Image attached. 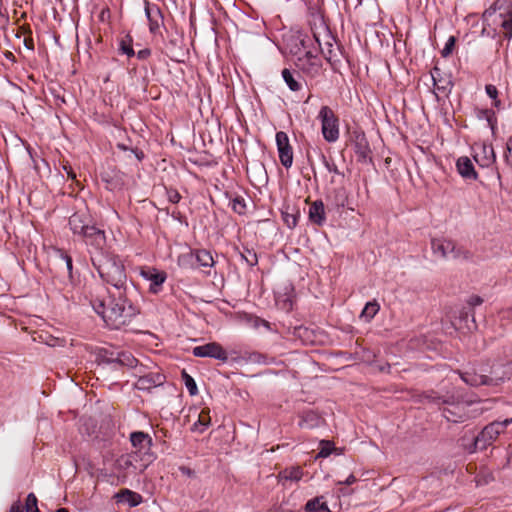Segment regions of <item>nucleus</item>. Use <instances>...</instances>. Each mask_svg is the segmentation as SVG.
Masks as SVG:
<instances>
[{"label":"nucleus","instance_id":"obj_1","mask_svg":"<svg viewBox=\"0 0 512 512\" xmlns=\"http://www.w3.org/2000/svg\"><path fill=\"white\" fill-rule=\"evenodd\" d=\"M91 303L95 312L113 329L129 324L138 314V309L126 297L125 290L117 291V295L112 294L108 304L101 299L92 300Z\"/></svg>","mask_w":512,"mask_h":512},{"label":"nucleus","instance_id":"obj_2","mask_svg":"<svg viewBox=\"0 0 512 512\" xmlns=\"http://www.w3.org/2000/svg\"><path fill=\"white\" fill-rule=\"evenodd\" d=\"M91 261L104 282L113 286L117 291L126 290L125 267L116 255L108 251L92 253Z\"/></svg>","mask_w":512,"mask_h":512},{"label":"nucleus","instance_id":"obj_3","mask_svg":"<svg viewBox=\"0 0 512 512\" xmlns=\"http://www.w3.org/2000/svg\"><path fill=\"white\" fill-rule=\"evenodd\" d=\"M483 19L488 23L499 21L503 36L512 38V0H496L484 11Z\"/></svg>","mask_w":512,"mask_h":512},{"label":"nucleus","instance_id":"obj_4","mask_svg":"<svg viewBox=\"0 0 512 512\" xmlns=\"http://www.w3.org/2000/svg\"><path fill=\"white\" fill-rule=\"evenodd\" d=\"M149 463L144 458H141L137 452L121 455L115 463L118 481L125 483L128 477L143 473Z\"/></svg>","mask_w":512,"mask_h":512},{"label":"nucleus","instance_id":"obj_5","mask_svg":"<svg viewBox=\"0 0 512 512\" xmlns=\"http://www.w3.org/2000/svg\"><path fill=\"white\" fill-rule=\"evenodd\" d=\"M318 118L321 121V131L323 138L334 143L339 139V119L329 106H322Z\"/></svg>","mask_w":512,"mask_h":512},{"label":"nucleus","instance_id":"obj_6","mask_svg":"<svg viewBox=\"0 0 512 512\" xmlns=\"http://www.w3.org/2000/svg\"><path fill=\"white\" fill-rule=\"evenodd\" d=\"M431 248L435 255L444 259L468 257L466 251L457 247V245L452 240L446 238H433L431 240Z\"/></svg>","mask_w":512,"mask_h":512},{"label":"nucleus","instance_id":"obj_7","mask_svg":"<svg viewBox=\"0 0 512 512\" xmlns=\"http://www.w3.org/2000/svg\"><path fill=\"white\" fill-rule=\"evenodd\" d=\"M512 423V418L505 419L503 421H494L488 424L481 433L475 438L474 445L477 447L481 445L484 448L486 445L491 444L498 436L504 432L507 425Z\"/></svg>","mask_w":512,"mask_h":512},{"label":"nucleus","instance_id":"obj_8","mask_svg":"<svg viewBox=\"0 0 512 512\" xmlns=\"http://www.w3.org/2000/svg\"><path fill=\"white\" fill-rule=\"evenodd\" d=\"M442 409L443 416L450 422L458 423L467 420L470 417V403L466 401L448 402L444 401Z\"/></svg>","mask_w":512,"mask_h":512},{"label":"nucleus","instance_id":"obj_9","mask_svg":"<svg viewBox=\"0 0 512 512\" xmlns=\"http://www.w3.org/2000/svg\"><path fill=\"white\" fill-rule=\"evenodd\" d=\"M85 243L92 248V253L107 252L106 251V235L105 232L94 225H91L82 235Z\"/></svg>","mask_w":512,"mask_h":512},{"label":"nucleus","instance_id":"obj_10","mask_svg":"<svg viewBox=\"0 0 512 512\" xmlns=\"http://www.w3.org/2000/svg\"><path fill=\"white\" fill-rule=\"evenodd\" d=\"M142 278L150 282L149 292L158 294L162 290V286L167 279L165 271H160L155 267L144 266L140 269Z\"/></svg>","mask_w":512,"mask_h":512},{"label":"nucleus","instance_id":"obj_11","mask_svg":"<svg viewBox=\"0 0 512 512\" xmlns=\"http://www.w3.org/2000/svg\"><path fill=\"white\" fill-rule=\"evenodd\" d=\"M473 158L480 167H490L496 162V153L491 144L476 143L473 146Z\"/></svg>","mask_w":512,"mask_h":512},{"label":"nucleus","instance_id":"obj_12","mask_svg":"<svg viewBox=\"0 0 512 512\" xmlns=\"http://www.w3.org/2000/svg\"><path fill=\"white\" fill-rule=\"evenodd\" d=\"M192 353L195 357H210L222 362L228 360V354L225 349L217 342H210L193 348Z\"/></svg>","mask_w":512,"mask_h":512},{"label":"nucleus","instance_id":"obj_13","mask_svg":"<svg viewBox=\"0 0 512 512\" xmlns=\"http://www.w3.org/2000/svg\"><path fill=\"white\" fill-rule=\"evenodd\" d=\"M276 144L281 164L285 168H290L293 163V150L290 145L288 135L283 131L277 132Z\"/></svg>","mask_w":512,"mask_h":512},{"label":"nucleus","instance_id":"obj_14","mask_svg":"<svg viewBox=\"0 0 512 512\" xmlns=\"http://www.w3.org/2000/svg\"><path fill=\"white\" fill-rule=\"evenodd\" d=\"M296 66L312 77L319 74L321 69L320 59L311 51H305L302 56H299L296 60Z\"/></svg>","mask_w":512,"mask_h":512},{"label":"nucleus","instance_id":"obj_15","mask_svg":"<svg viewBox=\"0 0 512 512\" xmlns=\"http://www.w3.org/2000/svg\"><path fill=\"white\" fill-rule=\"evenodd\" d=\"M130 441L132 446L136 449L135 452H137L139 456L143 453L144 456L147 457L145 459L146 461H152V454L147 453L152 446V438L149 434L142 431L132 432L130 434Z\"/></svg>","mask_w":512,"mask_h":512},{"label":"nucleus","instance_id":"obj_16","mask_svg":"<svg viewBox=\"0 0 512 512\" xmlns=\"http://www.w3.org/2000/svg\"><path fill=\"white\" fill-rule=\"evenodd\" d=\"M145 14L149 22V31L152 34H157L164 24V17L161 9L156 4H150L145 1Z\"/></svg>","mask_w":512,"mask_h":512},{"label":"nucleus","instance_id":"obj_17","mask_svg":"<svg viewBox=\"0 0 512 512\" xmlns=\"http://www.w3.org/2000/svg\"><path fill=\"white\" fill-rule=\"evenodd\" d=\"M354 151L359 161L366 162L371 159L369 142L362 131H354L352 136Z\"/></svg>","mask_w":512,"mask_h":512},{"label":"nucleus","instance_id":"obj_18","mask_svg":"<svg viewBox=\"0 0 512 512\" xmlns=\"http://www.w3.org/2000/svg\"><path fill=\"white\" fill-rule=\"evenodd\" d=\"M69 226L73 234L82 236L91 226V218L86 211H77L69 218Z\"/></svg>","mask_w":512,"mask_h":512},{"label":"nucleus","instance_id":"obj_19","mask_svg":"<svg viewBox=\"0 0 512 512\" xmlns=\"http://www.w3.org/2000/svg\"><path fill=\"white\" fill-rule=\"evenodd\" d=\"M328 40L324 43V45L321 44L319 38L314 35V38L316 42L319 45V48L321 50V53L323 54L324 58L332 65L334 66L336 63L339 62V54H340V48L338 45H336L334 42L333 37L327 35Z\"/></svg>","mask_w":512,"mask_h":512},{"label":"nucleus","instance_id":"obj_20","mask_svg":"<svg viewBox=\"0 0 512 512\" xmlns=\"http://www.w3.org/2000/svg\"><path fill=\"white\" fill-rule=\"evenodd\" d=\"M165 377L157 372H150L148 374L140 376L134 384V387L138 390L149 391L154 387L163 384Z\"/></svg>","mask_w":512,"mask_h":512},{"label":"nucleus","instance_id":"obj_21","mask_svg":"<svg viewBox=\"0 0 512 512\" xmlns=\"http://www.w3.org/2000/svg\"><path fill=\"white\" fill-rule=\"evenodd\" d=\"M457 172L467 180H477L478 174L474 168L471 159L467 156H461L456 161Z\"/></svg>","mask_w":512,"mask_h":512},{"label":"nucleus","instance_id":"obj_22","mask_svg":"<svg viewBox=\"0 0 512 512\" xmlns=\"http://www.w3.org/2000/svg\"><path fill=\"white\" fill-rule=\"evenodd\" d=\"M195 258L198 265L203 268H211L214 265V259L211 253L207 250H196L195 253H188L179 257V262L186 259Z\"/></svg>","mask_w":512,"mask_h":512},{"label":"nucleus","instance_id":"obj_23","mask_svg":"<svg viewBox=\"0 0 512 512\" xmlns=\"http://www.w3.org/2000/svg\"><path fill=\"white\" fill-rule=\"evenodd\" d=\"M325 208L321 200L314 201L309 207V220L321 226L325 222Z\"/></svg>","mask_w":512,"mask_h":512},{"label":"nucleus","instance_id":"obj_24","mask_svg":"<svg viewBox=\"0 0 512 512\" xmlns=\"http://www.w3.org/2000/svg\"><path fill=\"white\" fill-rule=\"evenodd\" d=\"M114 498L118 502H122V501L128 502L130 507H136V506L140 505L143 501V498L139 493L134 492L130 489L120 490L118 493L115 494Z\"/></svg>","mask_w":512,"mask_h":512},{"label":"nucleus","instance_id":"obj_25","mask_svg":"<svg viewBox=\"0 0 512 512\" xmlns=\"http://www.w3.org/2000/svg\"><path fill=\"white\" fill-rule=\"evenodd\" d=\"M210 422H211L210 410L208 408H204L198 414V419L193 424L191 430L202 433L210 425Z\"/></svg>","mask_w":512,"mask_h":512},{"label":"nucleus","instance_id":"obj_26","mask_svg":"<svg viewBox=\"0 0 512 512\" xmlns=\"http://www.w3.org/2000/svg\"><path fill=\"white\" fill-rule=\"evenodd\" d=\"M307 512H331L327 503L323 501V497H316L309 500L305 505Z\"/></svg>","mask_w":512,"mask_h":512},{"label":"nucleus","instance_id":"obj_27","mask_svg":"<svg viewBox=\"0 0 512 512\" xmlns=\"http://www.w3.org/2000/svg\"><path fill=\"white\" fill-rule=\"evenodd\" d=\"M303 476V470L299 466L287 468L279 473V478L283 480L299 481Z\"/></svg>","mask_w":512,"mask_h":512},{"label":"nucleus","instance_id":"obj_28","mask_svg":"<svg viewBox=\"0 0 512 512\" xmlns=\"http://www.w3.org/2000/svg\"><path fill=\"white\" fill-rule=\"evenodd\" d=\"M282 77L291 91L296 92L302 88L301 83L295 79L294 74L289 69H283Z\"/></svg>","mask_w":512,"mask_h":512},{"label":"nucleus","instance_id":"obj_29","mask_svg":"<svg viewBox=\"0 0 512 512\" xmlns=\"http://www.w3.org/2000/svg\"><path fill=\"white\" fill-rule=\"evenodd\" d=\"M379 309L380 305L377 303V301L374 300L367 302L361 313V317L365 318L367 321H370L378 313Z\"/></svg>","mask_w":512,"mask_h":512},{"label":"nucleus","instance_id":"obj_30","mask_svg":"<svg viewBox=\"0 0 512 512\" xmlns=\"http://www.w3.org/2000/svg\"><path fill=\"white\" fill-rule=\"evenodd\" d=\"M182 378L184 380L185 386L188 389L190 395L194 396L198 393V388L195 380L190 376L185 370L182 371Z\"/></svg>","mask_w":512,"mask_h":512},{"label":"nucleus","instance_id":"obj_31","mask_svg":"<svg viewBox=\"0 0 512 512\" xmlns=\"http://www.w3.org/2000/svg\"><path fill=\"white\" fill-rule=\"evenodd\" d=\"M334 450L333 442L329 440L320 441V450L317 454V458H326L328 457L332 451Z\"/></svg>","mask_w":512,"mask_h":512},{"label":"nucleus","instance_id":"obj_32","mask_svg":"<svg viewBox=\"0 0 512 512\" xmlns=\"http://www.w3.org/2000/svg\"><path fill=\"white\" fill-rule=\"evenodd\" d=\"M120 51L123 54H126L128 57L135 55L134 49L132 47V38L130 36H126L120 41Z\"/></svg>","mask_w":512,"mask_h":512},{"label":"nucleus","instance_id":"obj_33","mask_svg":"<svg viewBox=\"0 0 512 512\" xmlns=\"http://www.w3.org/2000/svg\"><path fill=\"white\" fill-rule=\"evenodd\" d=\"M231 207L234 212H236L240 215L244 214L246 211L245 200L242 197L237 196L231 200Z\"/></svg>","mask_w":512,"mask_h":512},{"label":"nucleus","instance_id":"obj_34","mask_svg":"<svg viewBox=\"0 0 512 512\" xmlns=\"http://www.w3.org/2000/svg\"><path fill=\"white\" fill-rule=\"evenodd\" d=\"M26 512H40L37 505V498L34 493H29L25 502Z\"/></svg>","mask_w":512,"mask_h":512},{"label":"nucleus","instance_id":"obj_35","mask_svg":"<svg viewBox=\"0 0 512 512\" xmlns=\"http://www.w3.org/2000/svg\"><path fill=\"white\" fill-rule=\"evenodd\" d=\"M485 90L487 95L494 100V106L499 107L500 106V100L497 99L498 97V90L496 86L492 84H488L485 86Z\"/></svg>","mask_w":512,"mask_h":512},{"label":"nucleus","instance_id":"obj_36","mask_svg":"<svg viewBox=\"0 0 512 512\" xmlns=\"http://www.w3.org/2000/svg\"><path fill=\"white\" fill-rule=\"evenodd\" d=\"M455 43H456V38L454 36H450L441 52L443 57H448L452 53V51L455 47Z\"/></svg>","mask_w":512,"mask_h":512},{"label":"nucleus","instance_id":"obj_37","mask_svg":"<svg viewBox=\"0 0 512 512\" xmlns=\"http://www.w3.org/2000/svg\"><path fill=\"white\" fill-rule=\"evenodd\" d=\"M505 162L512 168V136L507 139L506 152L504 155Z\"/></svg>","mask_w":512,"mask_h":512},{"label":"nucleus","instance_id":"obj_38","mask_svg":"<svg viewBox=\"0 0 512 512\" xmlns=\"http://www.w3.org/2000/svg\"><path fill=\"white\" fill-rule=\"evenodd\" d=\"M323 163L326 167V169L333 174H340L337 165L334 163V161L327 159L325 156H323Z\"/></svg>","mask_w":512,"mask_h":512},{"label":"nucleus","instance_id":"obj_39","mask_svg":"<svg viewBox=\"0 0 512 512\" xmlns=\"http://www.w3.org/2000/svg\"><path fill=\"white\" fill-rule=\"evenodd\" d=\"M118 361L121 364L133 366V364L136 362V359L134 357H132L130 354L122 353L119 355Z\"/></svg>","mask_w":512,"mask_h":512},{"label":"nucleus","instance_id":"obj_40","mask_svg":"<svg viewBox=\"0 0 512 512\" xmlns=\"http://www.w3.org/2000/svg\"><path fill=\"white\" fill-rule=\"evenodd\" d=\"M485 115H486L487 122H488L492 132L495 133L497 120H496L494 112L487 110V111H485Z\"/></svg>","mask_w":512,"mask_h":512},{"label":"nucleus","instance_id":"obj_41","mask_svg":"<svg viewBox=\"0 0 512 512\" xmlns=\"http://www.w3.org/2000/svg\"><path fill=\"white\" fill-rule=\"evenodd\" d=\"M243 257L250 266H254L258 262L256 253L251 250H247L246 254H243Z\"/></svg>","mask_w":512,"mask_h":512},{"label":"nucleus","instance_id":"obj_42","mask_svg":"<svg viewBox=\"0 0 512 512\" xmlns=\"http://www.w3.org/2000/svg\"><path fill=\"white\" fill-rule=\"evenodd\" d=\"M167 196H168V200L173 203V204H176L180 201L181 199V195L179 194V192L175 189H169L167 190Z\"/></svg>","mask_w":512,"mask_h":512},{"label":"nucleus","instance_id":"obj_43","mask_svg":"<svg viewBox=\"0 0 512 512\" xmlns=\"http://www.w3.org/2000/svg\"><path fill=\"white\" fill-rule=\"evenodd\" d=\"M58 252L60 254L61 259L65 262L68 272L71 273L72 267H73L72 258L68 254H66L65 252H63L61 250H59Z\"/></svg>","mask_w":512,"mask_h":512},{"label":"nucleus","instance_id":"obj_44","mask_svg":"<svg viewBox=\"0 0 512 512\" xmlns=\"http://www.w3.org/2000/svg\"><path fill=\"white\" fill-rule=\"evenodd\" d=\"M284 221L288 225V227L293 228L297 225V216L293 214H285Z\"/></svg>","mask_w":512,"mask_h":512},{"label":"nucleus","instance_id":"obj_45","mask_svg":"<svg viewBox=\"0 0 512 512\" xmlns=\"http://www.w3.org/2000/svg\"><path fill=\"white\" fill-rule=\"evenodd\" d=\"M467 303L470 306L474 307V306L481 305L483 303V299L480 296H478V295H472L467 300Z\"/></svg>","mask_w":512,"mask_h":512},{"label":"nucleus","instance_id":"obj_46","mask_svg":"<svg viewBox=\"0 0 512 512\" xmlns=\"http://www.w3.org/2000/svg\"><path fill=\"white\" fill-rule=\"evenodd\" d=\"M150 54H151L150 49L145 48V49L138 51L137 57H138V59L144 60V59H147L150 56Z\"/></svg>","mask_w":512,"mask_h":512},{"label":"nucleus","instance_id":"obj_47","mask_svg":"<svg viewBox=\"0 0 512 512\" xmlns=\"http://www.w3.org/2000/svg\"><path fill=\"white\" fill-rule=\"evenodd\" d=\"M179 470L183 475H186L188 477L194 476V471L187 466H180Z\"/></svg>","mask_w":512,"mask_h":512},{"label":"nucleus","instance_id":"obj_48","mask_svg":"<svg viewBox=\"0 0 512 512\" xmlns=\"http://www.w3.org/2000/svg\"><path fill=\"white\" fill-rule=\"evenodd\" d=\"M357 481L356 477L351 474L347 477V479L343 482H340V484H345V485H352L354 484L355 482Z\"/></svg>","mask_w":512,"mask_h":512},{"label":"nucleus","instance_id":"obj_49","mask_svg":"<svg viewBox=\"0 0 512 512\" xmlns=\"http://www.w3.org/2000/svg\"><path fill=\"white\" fill-rule=\"evenodd\" d=\"M9 512H23L20 502L13 503Z\"/></svg>","mask_w":512,"mask_h":512},{"label":"nucleus","instance_id":"obj_50","mask_svg":"<svg viewBox=\"0 0 512 512\" xmlns=\"http://www.w3.org/2000/svg\"><path fill=\"white\" fill-rule=\"evenodd\" d=\"M63 168H64V170L67 172V175H68V177H69V178H71V179H75V178H76V174H75V172L72 170V168H71V167H68V166H66V165H65Z\"/></svg>","mask_w":512,"mask_h":512},{"label":"nucleus","instance_id":"obj_51","mask_svg":"<svg viewBox=\"0 0 512 512\" xmlns=\"http://www.w3.org/2000/svg\"><path fill=\"white\" fill-rule=\"evenodd\" d=\"M310 417V418H313L314 417V414L312 413H308L305 417H303V419L301 420L300 422V426L301 427H310L309 425H307V418Z\"/></svg>","mask_w":512,"mask_h":512},{"label":"nucleus","instance_id":"obj_52","mask_svg":"<svg viewBox=\"0 0 512 512\" xmlns=\"http://www.w3.org/2000/svg\"><path fill=\"white\" fill-rule=\"evenodd\" d=\"M463 380H464V382H467V383H469V384H471V385H475V384H477V382H476V381H473V382L471 381V382H470V381H469L468 379H466V378H463Z\"/></svg>","mask_w":512,"mask_h":512},{"label":"nucleus","instance_id":"obj_53","mask_svg":"<svg viewBox=\"0 0 512 512\" xmlns=\"http://www.w3.org/2000/svg\"><path fill=\"white\" fill-rule=\"evenodd\" d=\"M56 512H69L66 508H59Z\"/></svg>","mask_w":512,"mask_h":512},{"label":"nucleus","instance_id":"obj_54","mask_svg":"<svg viewBox=\"0 0 512 512\" xmlns=\"http://www.w3.org/2000/svg\"><path fill=\"white\" fill-rule=\"evenodd\" d=\"M301 44H302V46L305 48V47H306V40H305V39H302V40H301Z\"/></svg>","mask_w":512,"mask_h":512},{"label":"nucleus","instance_id":"obj_55","mask_svg":"<svg viewBox=\"0 0 512 512\" xmlns=\"http://www.w3.org/2000/svg\"><path fill=\"white\" fill-rule=\"evenodd\" d=\"M497 178L500 179L501 178V175H500V172L497 170Z\"/></svg>","mask_w":512,"mask_h":512},{"label":"nucleus","instance_id":"obj_56","mask_svg":"<svg viewBox=\"0 0 512 512\" xmlns=\"http://www.w3.org/2000/svg\"><path fill=\"white\" fill-rule=\"evenodd\" d=\"M432 79L434 81V84L436 85L435 76L432 74Z\"/></svg>","mask_w":512,"mask_h":512}]
</instances>
